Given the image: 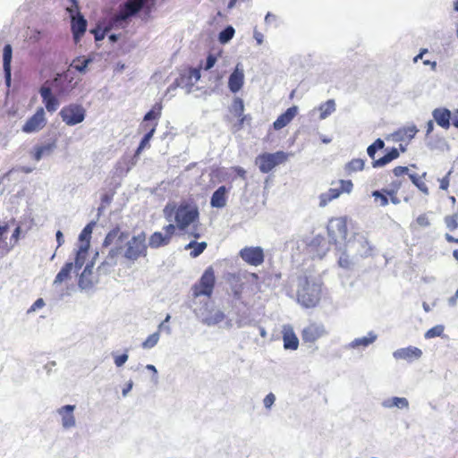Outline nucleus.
Masks as SVG:
<instances>
[{
	"label": "nucleus",
	"instance_id": "obj_1",
	"mask_svg": "<svg viewBox=\"0 0 458 458\" xmlns=\"http://www.w3.org/2000/svg\"><path fill=\"white\" fill-rule=\"evenodd\" d=\"M165 218L174 224H169L163 227L164 233L161 232L153 233L148 240V245L153 249H157L170 243L176 230L185 233L192 225V230L189 236L194 239L201 237L198 226L199 224V210L194 202L182 201L179 204L167 203L163 209Z\"/></svg>",
	"mask_w": 458,
	"mask_h": 458
},
{
	"label": "nucleus",
	"instance_id": "obj_2",
	"mask_svg": "<svg viewBox=\"0 0 458 458\" xmlns=\"http://www.w3.org/2000/svg\"><path fill=\"white\" fill-rule=\"evenodd\" d=\"M128 232L122 231L119 225L113 227L103 241V247L113 246L107 254L110 261H114L122 256L124 261L134 264L140 259H145L148 255V244L146 233L141 232L128 240Z\"/></svg>",
	"mask_w": 458,
	"mask_h": 458
},
{
	"label": "nucleus",
	"instance_id": "obj_3",
	"mask_svg": "<svg viewBox=\"0 0 458 458\" xmlns=\"http://www.w3.org/2000/svg\"><path fill=\"white\" fill-rule=\"evenodd\" d=\"M409 168L407 166L398 165L392 169L393 178L387 188L376 190L372 191L371 196L374 202L380 207H386L389 202L398 205L401 202L398 192L405 182L404 176L408 174Z\"/></svg>",
	"mask_w": 458,
	"mask_h": 458
},
{
	"label": "nucleus",
	"instance_id": "obj_4",
	"mask_svg": "<svg viewBox=\"0 0 458 458\" xmlns=\"http://www.w3.org/2000/svg\"><path fill=\"white\" fill-rule=\"evenodd\" d=\"M322 294L321 280L305 278L297 292V300L305 308H315L320 302Z\"/></svg>",
	"mask_w": 458,
	"mask_h": 458
},
{
	"label": "nucleus",
	"instance_id": "obj_5",
	"mask_svg": "<svg viewBox=\"0 0 458 458\" xmlns=\"http://www.w3.org/2000/svg\"><path fill=\"white\" fill-rule=\"evenodd\" d=\"M144 5V0H128L120 6L119 12L110 21L113 27H123V22L138 13Z\"/></svg>",
	"mask_w": 458,
	"mask_h": 458
},
{
	"label": "nucleus",
	"instance_id": "obj_6",
	"mask_svg": "<svg viewBox=\"0 0 458 458\" xmlns=\"http://www.w3.org/2000/svg\"><path fill=\"white\" fill-rule=\"evenodd\" d=\"M215 284L216 276L214 269L209 267L204 271L199 282L192 285L191 290L193 297H210L213 293Z\"/></svg>",
	"mask_w": 458,
	"mask_h": 458
},
{
	"label": "nucleus",
	"instance_id": "obj_7",
	"mask_svg": "<svg viewBox=\"0 0 458 458\" xmlns=\"http://www.w3.org/2000/svg\"><path fill=\"white\" fill-rule=\"evenodd\" d=\"M59 115L66 125L73 126L84 121L86 110L81 105L69 104L61 109Z\"/></svg>",
	"mask_w": 458,
	"mask_h": 458
},
{
	"label": "nucleus",
	"instance_id": "obj_8",
	"mask_svg": "<svg viewBox=\"0 0 458 458\" xmlns=\"http://www.w3.org/2000/svg\"><path fill=\"white\" fill-rule=\"evenodd\" d=\"M327 233L329 238L334 243H341L346 240L347 237V218L346 217H333L328 221Z\"/></svg>",
	"mask_w": 458,
	"mask_h": 458
},
{
	"label": "nucleus",
	"instance_id": "obj_9",
	"mask_svg": "<svg viewBox=\"0 0 458 458\" xmlns=\"http://www.w3.org/2000/svg\"><path fill=\"white\" fill-rule=\"evenodd\" d=\"M286 154L284 151L276 153H262L255 159V164L259 166L260 172L267 174L279 164L284 163Z\"/></svg>",
	"mask_w": 458,
	"mask_h": 458
},
{
	"label": "nucleus",
	"instance_id": "obj_10",
	"mask_svg": "<svg viewBox=\"0 0 458 458\" xmlns=\"http://www.w3.org/2000/svg\"><path fill=\"white\" fill-rule=\"evenodd\" d=\"M47 123V120L45 109L40 106L36 110L35 114L25 122L21 130L25 133L38 132L45 128Z\"/></svg>",
	"mask_w": 458,
	"mask_h": 458
},
{
	"label": "nucleus",
	"instance_id": "obj_11",
	"mask_svg": "<svg viewBox=\"0 0 458 458\" xmlns=\"http://www.w3.org/2000/svg\"><path fill=\"white\" fill-rule=\"evenodd\" d=\"M339 188H330L326 193L320 196V205L325 206L328 202L337 199L343 193H351L353 189V183L351 180H340Z\"/></svg>",
	"mask_w": 458,
	"mask_h": 458
},
{
	"label": "nucleus",
	"instance_id": "obj_12",
	"mask_svg": "<svg viewBox=\"0 0 458 458\" xmlns=\"http://www.w3.org/2000/svg\"><path fill=\"white\" fill-rule=\"evenodd\" d=\"M339 188H330L326 193L320 196V205L325 206L328 202L337 199L343 193H351L353 189V183L351 180H340Z\"/></svg>",
	"mask_w": 458,
	"mask_h": 458
},
{
	"label": "nucleus",
	"instance_id": "obj_13",
	"mask_svg": "<svg viewBox=\"0 0 458 458\" xmlns=\"http://www.w3.org/2000/svg\"><path fill=\"white\" fill-rule=\"evenodd\" d=\"M72 3V6L71 8H67V11L72 15V31L74 37V39L78 41L81 37L85 33L87 29V21L81 14H78L77 17L72 15L74 11H78L79 5L76 0H71Z\"/></svg>",
	"mask_w": 458,
	"mask_h": 458
},
{
	"label": "nucleus",
	"instance_id": "obj_14",
	"mask_svg": "<svg viewBox=\"0 0 458 458\" xmlns=\"http://www.w3.org/2000/svg\"><path fill=\"white\" fill-rule=\"evenodd\" d=\"M240 257L247 264L258 267L264 262L265 255L260 247H245L240 250Z\"/></svg>",
	"mask_w": 458,
	"mask_h": 458
},
{
	"label": "nucleus",
	"instance_id": "obj_15",
	"mask_svg": "<svg viewBox=\"0 0 458 458\" xmlns=\"http://www.w3.org/2000/svg\"><path fill=\"white\" fill-rule=\"evenodd\" d=\"M75 85L76 83H73V77L72 76L70 71H67L63 74H58L53 81V87L60 95L70 92L74 89Z\"/></svg>",
	"mask_w": 458,
	"mask_h": 458
},
{
	"label": "nucleus",
	"instance_id": "obj_16",
	"mask_svg": "<svg viewBox=\"0 0 458 458\" xmlns=\"http://www.w3.org/2000/svg\"><path fill=\"white\" fill-rule=\"evenodd\" d=\"M325 334L322 324L310 323L301 332V338L305 343H314Z\"/></svg>",
	"mask_w": 458,
	"mask_h": 458
},
{
	"label": "nucleus",
	"instance_id": "obj_17",
	"mask_svg": "<svg viewBox=\"0 0 458 458\" xmlns=\"http://www.w3.org/2000/svg\"><path fill=\"white\" fill-rule=\"evenodd\" d=\"M42 102L45 105L46 109L49 113H54L57 110L60 103L55 96L52 94L51 89L47 86H42L39 89Z\"/></svg>",
	"mask_w": 458,
	"mask_h": 458
},
{
	"label": "nucleus",
	"instance_id": "obj_18",
	"mask_svg": "<svg viewBox=\"0 0 458 458\" xmlns=\"http://www.w3.org/2000/svg\"><path fill=\"white\" fill-rule=\"evenodd\" d=\"M432 116L437 124L445 130L451 126L452 113L445 107H437L432 111Z\"/></svg>",
	"mask_w": 458,
	"mask_h": 458
},
{
	"label": "nucleus",
	"instance_id": "obj_19",
	"mask_svg": "<svg viewBox=\"0 0 458 458\" xmlns=\"http://www.w3.org/2000/svg\"><path fill=\"white\" fill-rule=\"evenodd\" d=\"M57 139L53 138L48 142L36 145L32 151V158L39 161L44 156L50 155L56 148Z\"/></svg>",
	"mask_w": 458,
	"mask_h": 458
},
{
	"label": "nucleus",
	"instance_id": "obj_20",
	"mask_svg": "<svg viewBox=\"0 0 458 458\" xmlns=\"http://www.w3.org/2000/svg\"><path fill=\"white\" fill-rule=\"evenodd\" d=\"M163 106L161 102L156 103L152 108L144 115L143 123L140 127L142 129H148L150 127L152 123L157 122L161 117Z\"/></svg>",
	"mask_w": 458,
	"mask_h": 458
},
{
	"label": "nucleus",
	"instance_id": "obj_21",
	"mask_svg": "<svg viewBox=\"0 0 458 458\" xmlns=\"http://www.w3.org/2000/svg\"><path fill=\"white\" fill-rule=\"evenodd\" d=\"M74 405L67 404L58 409V413L62 417V425L64 428H71L75 426V417L73 415Z\"/></svg>",
	"mask_w": 458,
	"mask_h": 458
},
{
	"label": "nucleus",
	"instance_id": "obj_22",
	"mask_svg": "<svg viewBox=\"0 0 458 458\" xmlns=\"http://www.w3.org/2000/svg\"><path fill=\"white\" fill-rule=\"evenodd\" d=\"M244 82V73L242 69L238 68V65L232 72L228 80V88L233 93L238 92Z\"/></svg>",
	"mask_w": 458,
	"mask_h": 458
},
{
	"label": "nucleus",
	"instance_id": "obj_23",
	"mask_svg": "<svg viewBox=\"0 0 458 458\" xmlns=\"http://www.w3.org/2000/svg\"><path fill=\"white\" fill-rule=\"evenodd\" d=\"M228 189L222 185L212 194L210 205L213 208H222L227 202Z\"/></svg>",
	"mask_w": 458,
	"mask_h": 458
},
{
	"label": "nucleus",
	"instance_id": "obj_24",
	"mask_svg": "<svg viewBox=\"0 0 458 458\" xmlns=\"http://www.w3.org/2000/svg\"><path fill=\"white\" fill-rule=\"evenodd\" d=\"M422 352L418 347L409 346L402 348L394 352V356L396 359H402L406 360H412L420 358Z\"/></svg>",
	"mask_w": 458,
	"mask_h": 458
},
{
	"label": "nucleus",
	"instance_id": "obj_25",
	"mask_svg": "<svg viewBox=\"0 0 458 458\" xmlns=\"http://www.w3.org/2000/svg\"><path fill=\"white\" fill-rule=\"evenodd\" d=\"M13 56V48L12 46L7 44L4 47L3 51V66L4 72V77L7 84L11 81V62Z\"/></svg>",
	"mask_w": 458,
	"mask_h": 458
},
{
	"label": "nucleus",
	"instance_id": "obj_26",
	"mask_svg": "<svg viewBox=\"0 0 458 458\" xmlns=\"http://www.w3.org/2000/svg\"><path fill=\"white\" fill-rule=\"evenodd\" d=\"M170 319V315H167L165 321H163L158 326V331L151 334L148 336V338L142 343L141 346L143 349H150L153 348L159 341V332L163 329L164 324L168 322Z\"/></svg>",
	"mask_w": 458,
	"mask_h": 458
},
{
	"label": "nucleus",
	"instance_id": "obj_27",
	"mask_svg": "<svg viewBox=\"0 0 458 458\" xmlns=\"http://www.w3.org/2000/svg\"><path fill=\"white\" fill-rule=\"evenodd\" d=\"M9 230L8 224H4L0 225V256L4 257L8 254L11 250L13 248V245H9L6 242V238L4 235L7 233Z\"/></svg>",
	"mask_w": 458,
	"mask_h": 458
},
{
	"label": "nucleus",
	"instance_id": "obj_28",
	"mask_svg": "<svg viewBox=\"0 0 458 458\" xmlns=\"http://www.w3.org/2000/svg\"><path fill=\"white\" fill-rule=\"evenodd\" d=\"M157 123L155 122V123H152L150 127L148 128V129H144L145 131H147V133L145 134V136L142 138L138 148L136 149V152H135V155H140L141 153V151L149 146V140H151V138L153 137L155 131H156V129H157Z\"/></svg>",
	"mask_w": 458,
	"mask_h": 458
},
{
	"label": "nucleus",
	"instance_id": "obj_29",
	"mask_svg": "<svg viewBox=\"0 0 458 458\" xmlns=\"http://www.w3.org/2000/svg\"><path fill=\"white\" fill-rule=\"evenodd\" d=\"M89 244H81L76 251L74 267L76 269H81L85 263L89 252Z\"/></svg>",
	"mask_w": 458,
	"mask_h": 458
},
{
	"label": "nucleus",
	"instance_id": "obj_30",
	"mask_svg": "<svg viewBox=\"0 0 458 458\" xmlns=\"http://www.w3.org/2000/svg\"><path fill=\"white\" fill-rule=\"evenodd\" d=\"M73 268V263L72 262H66L64 266L62 267V269L59 271V273L56 275L54 284H60L63 282L67 281L69 278H71V273Z\"/></svg>",
	"mask_w": 458,
	"mask_h": 458
},
{
	"label": "nucleus",
	"instance_id": "obj_31",
	"mask_svg": "<svg viewBox=\"0 0 458 458\" xmlns=\"http://www.w3.org/2000/svg\"><path fill=\"white\" fill-rule=\"evenodd\" d=\"M364 169V160L361 158H353L348 162L344 166V171L347 174L360 172Z\"/></svg>",
	"mask_w": 458,
	"mask_h": 458
},
{
	"label": "nucleus",
	"instance_id": "obj_32",
	"mask_svg": "<svg viewBox=\"0 0 458 458\" xmlns=\"http://www.w3.org/2000/svg\"><path fill=\"white\" fill-rule=\"evenodd\" d=\"M93 61L90 57L80 56L73 60L71 67L80 72H85L88 65Z\"/></svg>",
	"mask_w": 458,
	"mask_h": 458
},
{
	"label": "nucleus",
	"instance_id": "obj_33",
	"mask_svg": "<svg viewBox=\"0 0 458 458\" xmlns=\"http://www.w3.org/2000/svg\"><path fill=\"white\" fill-rule=\"evenodd\" d=\"M207 246V242H197L195 241H192L185 246V249H192V250L191 251V256L192 258H196L206 250Z\"/></svg>",
	"mask_w": 458,
	"mask_h": 458
},
{
	"label": "nucleus",
	"instance_id": "obj_34",
	"mask_svg": "<svg viewBox=\"0 0 458 458\" xmlns=\"http://www.w3.org/2000/svg\"><path fill=\"white\" fill-rule=\"evenodd\" d=\"M409 179L411 182L424 194L428 195L429 193V190L428 185L421 181L420 177L416 174H410L408 172Z\"/></svg>",
	"mask_w": 458,
	"mask_h": 458
},
{
	"label": "nucleus",
	"instance_id": "obj_35",
	"mask_svg": "<svg viewBox=\"0 0 458 458\" xmlns=\"http://www.w3.org/2000/svg\"><path fill=\"white\" fill-rule=\"evenodd\" d=\"M93 226L94 223H89L82 229L79 235L80 245L86 243L89 245Z\"/></svg>",
	"mask_w": 458,
	"mask_h": 458
},
{
	"label": "nucleus",
	"instance_id": "obj_36",
	"mask_svg": "<svg viewBox=\"0 0 458 458\" xmlns=\"http://www.w3.org/2000/svg\"><path fill=\"white\" fill-rule=\"evenodd\" d=\"M376 340V335L373 333H369L368 336H363L360 338H356L351 343L352 347L358 346H368L372 344Z\"/></svg>",
	"mask_w": 458,
	"mask_h": 458
},
{
	"label": "nucleus",
	"instance_id": "obj_37",
	"mask_svg": "<svg viewBox=\"0 0 458 458\" xmlns=\"http://www.w3.org/2000/svg\"><path fill=\"white\" fill-rule=\"evenodd\" d=\"M385 142L381 139H377L370 146L368 147L367 152L370 158L375 159V154L377 150L384 148Z\"/></svg>",
	"mask_w": 458,
	"mask_h": 458
},
{
	"label": "nucleus",
	"instance_id": "obj_38",
	"mask_svg": "<svg viewBox=\"0 0 458 458\" xmlns=\"http://www.w3.org/2000/svg\"><path fill=\"white\" fill-rule=\"evenodd\" d=\"M234 32V29L232 26L226 27L219 33V41L223 44L227 43L229 40L233 38Z\"/></svg>",
	"mask_w": 458,
	"mask_h": 458
},
{
	"label": "nucleus",
	"instance_id": "obj_39",
	"mask_svg": "<svg viewBox=\"0 0 458 458\" xmlns=\"http://www.w3.org/2000/svg\"><path fill=\"white\" fill-rule=\"evenodd\" d=\"M232 110L235 116H242L244 111V104L242 98H235L233 101Z\"/></svg>",
	"mask_w": 458,
	"mask_h": 458
},
{
	"label": "nucleus",
	"instance_id": "obj_40",
	"mask_svg": "<svg viewBox=\"0 0 458 458\" xmlns=\"http://www.w3.org/2000/svg\"><path fill=\"white\" fill-rule=\"evenodd\" d=\"M445 223L446 227L450 231L456 230L458 228V214L445 216Z\"/></svg>",
	"mask_w": 458,
	"mask_h": 458
},
{
	"label": "nucleus",
	"instance_id": "obj_41",
	"mask_svg": "<svg viewBox=\"0 0 458 458\" xmlns=\"http://www.w3.org/2000/svg\"><path fill=\"white\" fill-rule=\"evenodd\" d=\"M443 332H444V327L442 325L435 326V327H431L430 329H428L425 333V338L430 339V338L440 336L443 334Z\"/></svg>",
	"mask_w": 458,
	"mask_h": 458
},
{
	"label": "nucleus",
	"instance_id": "obj_42",
	"mask_svg": "<svg viewBox=\"0 0 458 458\" xmlns=\"http://www.w3.org/2000/svg\"><path fill=\"white\" fill-rule=\"evenodd\" d=\"M393 160H394V159L387 152L384 157H382L378 159H373L372 166L373 167H382V166L387 165L388 163L392 162Z\"/></svg>",
	"mask_w": 458,
	"mask_h": 458
},
{
	"label": "nucleus",
	"instance_id": "obj_43",
	"mask_svg": "<svg viewBox=\"0 0 458 458\" xmlns=\"http://www.w3.org/2000/svg\"><path fill=\"white\" fill-rule=\"evenodd\" d=\"M393 160H394V159L387 152L384 157H382L378 159H373L372 166L373 167H382V166L387 165L388 163L392 162Z\"/></svg>",
	"mask_w": 458,
	"mask_h": 458
},
{
	"label": "nucleus",
	"instance_id": "obj_44",
	"mask_svg": "<svg viewBox=\"0 0 458 458\" xmlns=\"http://www.w3.org/2000/svg\"><path fill=\"white\" fill-rule=\"evenodd\" d=\"M298 337L292 330H288V349L296 350L298 348Z\"/></svg>",
	"mask_w": 458,
	"mask_h": 458
},
{
	"label": "nucleus",
	"instance_id": "obj_45",
	"mask_svg": "<svg viewBox=\"0 0 458 458\" xmlns=\"http://www.w3.org/2000/svg\"><path fill=\"white\" fill-rule=\"evenodd\" d=\"M90 274H91V269L89 267V266H86L84 270L81 274L80 278H79V285H80V287L86 288V287H88L90 284V282H86L85 281V278H86L87 275H90Z\"/></svg>",
	"mask_w": 458,
	"mask_h": 458
},
{
	"label": "nucleus",
	"instance_id": "obj_46",
	"mask_svg": "<svg viewBox=\"0 0 458 458\" xmlns=\"http://www.w3.org/2000/svg\"><path fill=\"white\" fill-rule=\"evenodd\" d=\"M401 131L403 133V138L411 140L414 138V136L418 132V129L416 128V126L412 125V126L403 128Z\"/></svg>",
	"mask_w": 458,
	"mask_h": 458
},
{
	"label": "nucleus",
	"instance_id": "obj_47",
	"mask_svg": "<svg viewBox=\"0 0 458 458\" xmlns=\"http://www.w3.org/2000/svg\"><path fill=\"white\" fill-rule=\"evenodd\" d=\"M286 126V112L281 114L276 121L273 123V128L275 130H280Z\"/></svg>",
	"mask_w": 458,
	"mask_h": 458
},
{
	"label": "nucleus",
	"instance_id": "obj_48",
	"mask_svg": "<svg viewBox=\"0 0 458 458\" xmlns=\"http://www.w3.org/2000/svg\"><path fill=\"white\" fill-rule=\"evenodd\" d=\"M322 116H326L335 111V102L334 100H327L322 106Z\"/></svg>",
	"mask_w": 458,
	"mask_h": 458
},
{
	"label": "nucleus",
	"instance_id": "obj_49",
	"mask_svg": "<svg viewBox=\"0 0 458 458\" xmlns=\"http://www.w3.org/2000/svg\"><path fill=\"white\" fill-rule=\"evenodd\" d=\"M408 401L403 397H394L391 400V404L389 406H396L398 408H406L408 407Z\"/></svg>",
	"mask_w": 458,
	"mask_h": 458
},
{
	"label": "nucleus",
	"instance_id": "obj_50",
	"mask_svg": "<svg viewBox=\"0 0 458 458\" xmlns=\"http://www.w3.org/2000/svg\"><path fill=\"white\" fill-rule=\"evenodd\" d=\"M225 318V315L222 311H217L216 314H215V318H206V323L208 325H214V324H216V323H219L221 322L223 319Z\"/></svg>",
	"mask_w": 458,
	"mask_h": 458
},
{
	"label": "nucleus",
	"instance_id": "obj_51",
	"mask_svg": "<svg viewBox=\"0 0 458 458\" xmlns=\"http://www.w3.org/2000/svg\"><path fill=\"white\" fill-rule=\"evenodd\" d=\"M416 224L420 227H428L430 222L426 214H421L416 218Z\"/></svg>",
	"mask_w": 458,
	"mask_h": 458
},
{
	"label": "nucleus",
	"instance_id": "obj_52",
	"mask_svg": "<svg viewBox=\"0 0 458 458\" xmlns=\"http://www.w3.org/2000/svg\"><path fill=\"white\" fill-rule=\"evenodd\" d=\"M201 68H202L201 66L199 68H190L188 71L189 78L194 79L195 81H198L200 79V69Z\"/></svg>",
	"mask_w": 458,
	"mask_h": 458
},
{
	"label": "nucleus",
	"instance_id": "obj_53",
	"mask_svg": "<svg viewBox=\"0 0 458 458\" xmlns=\"http://www.w3.org/2000/svg\"><path fill=\"white\" fill-rule=\"evenodd\" d=\"M450 174L451 172H448L446 175H445L442 179L439 180V187L443 191H446L450 184Z\"/></svg>",
	"mask_w": 458,
	"mask_h": 458
},
{
	"label": "nucleus",
	"instance_id": "obj_54",
	"mask_svg": "<svg viewBox=\"0 0 458 458\" xmlns=\"http://www.w3.org/2000/svg\"><path fill=\"white\" fill-rule=\"evenodd\" d=\"M216 62V57L214 55H208V56L207 57L206 64L203 67V69L206 71L211 69L215 65Z\"/></svg>",
	"mask_w": 458,
	"mask_h": 458
},
{
	"label": "nucleus",
	"instance_id": "obj_55",
	"mask_svg": "<svg viewBox=\"0 0 458 458\" xmlns=\"http://www.w3.org/2000/svg\"><path fill=\"white\" fill-rule=\"evenodd\" d=\"M45 306V301L42 298L38 299L28 310V312H33L38 309H41Z\"/></svg>",
	"mask_w": 458,
	"mask_h": 458
},
{
	"label": "nucleus",
	"instance_id": "obj_56",
	"mask_svg": "<svg viewBox=\"0 0 458 458\" xmlns=\"http://www.w3.org/2000/svg\"><path fill=\"white\" fill-rule=\"evenodd\" d=\"M127 360H128V354L123 353L121 355L114 357V364L117 367H121L127 361Z\"/></svg>",
	"mask_w": 458,
	"mask_h": 458
},
{
	"label": "nucleus",
	"instance_id": "obj_57",
	"mask_svg": "<svg viewBox=\"0 0 458 458\" xmlns=\"http://www.w3.org/2000/svg\"><path fill=\"white\" fill-rule=\"evenodd\" d=\"M276 397L275 395L270 393L264 398V405L266 408H270L273 403H275Z\"/></svg>",
	"mask_w": 458,
	"mask_h": 458
},
{
	"label": "nucleus",
	"instance_id": "obj_58",
	"mask_svg": "<svg viewBox=\"0 0 458 458\" xmlns=\"http://www.w3.org/2000/svg\"><path fill=\"white\" fill-rule=\"evenodd\" d=\"M20 234H21V227L20 226H17L13 234H12V239L11 241H13V243H11L10 245H13V247L16 245V243L18 242V240L20 238Z\"/></svg>",
	"mask_w": 458,
	"mask_h": 458
},
{
	"label": "nucleus",
	"instance_id": "obj_59",
	"mask_svg": "<svg viewBox=\"0 0 458 458\" xmlns=\"http://www.w3.org/2000/svg\"><path fill=\"white\" fill-rule=\"evenodd\" d=\"M106 30H92V33L94 34L95 40H96V41H99V40L104 39L105 35H106Z\"/></svg>",
	"mask_w": 458,
	"mask_h": 458
},
{
	"label": "nucleus",
	"instance_id": "obj_60",
	"mask_svg": "<svg viewBox=\"0 0 458 458\" xmlns=\"http://www.w3.org/2000/svg\"><path fill=\"white\" fill-rule=\"evenodd\" d=\"M232 170L241 178L246 179V171L241 166H233Z\"/></svg>",
	"mask_w": 458,
	"mask_h": 458
},
{
	"label": "nucleus",
	"instance_id": "obj_61",
	"mask_svg": "<svg viewBox=\"0 0 458 458\" xmlns=\"http://www.w3.org/2000/svg\"><path fill=\"white\" fill-rule=\"evenodd\" d=\"M240 119H239V122H238V124H237V130H240L242 128L244 123L246 121H250L251 117L250 115H243V114H242V116H238Z\"/></svg>",
	"mask_w": 458,
	"mask_h": 458
},
{
	"label": "nucleus",
	"instance_id": "obj_62",
	"mask_svg": "<svg viewBox=\"0 0 458 458\" xmlns=\"http://www.w3.org/2000/svg\"><path fill=\"white\" fill-rule=\"evenodd\" d=\"M298 112L297 106H292L288 108V122L291 121Z\"/></svg>",
	"mask_w": 458,
	"mask_h": 458
},
{
	"label": "nucleus",
	"instance_id": "obj_63",
	"mask_svg": "<svg viewBox=\"0 0 458 458\" xmlns=\"http://www.w3.org/2000/svg\"><path fill=\"white\" fill-rule=\"evenodd\" d=\"M451 120V124H453L455 128L458 129V109L454 110V113H452Z\"/></svg>",
	"mask_w": 458,
	"mask_h": 458
},
{
	"label": "nucleus",
	"instance_id": "obj_64",
	"mask_svg": "<svg viewBox=\"0 0 458 458\" xmlns=\"http://www.w3.org/2000/svg\"><path fill=\"white\" fill-rule=\"evenodd\" d=\"M434 130V123L432 120H429L426 124V135L428 136Z\"/></svg>",
	"mask_w": 458,
	"mask_h": 458
}]
</instances>
